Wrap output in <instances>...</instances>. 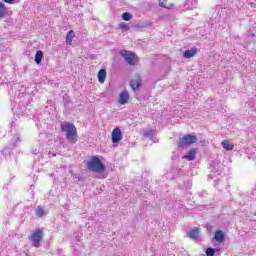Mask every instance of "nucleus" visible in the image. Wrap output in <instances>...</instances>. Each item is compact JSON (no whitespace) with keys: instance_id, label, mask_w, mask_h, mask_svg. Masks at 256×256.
Listing matches in <instances>:
<instances>
[{"instance_id":"aec40b11","label":"nucleus","mask_w":256,"mask_h":256,"mask_svg":"<svg viewBox=\"0 0 256 256\" xmlns=\"http://www.w3.org/2000/svg\"><path fill=\"white\" fill-rule=\"evenodd\" d=\"M159 7L163 9H173V4L167 6V0H159Z\"/></svg>"},{"instance_id":"1a4fd4ad","label":"nucleus","mask_w":256,"mask_h":256,"mask_svg":"<svg viewBox=\"0 0 256 256\" xmlns=\"http://www.w3.org/2000/svg\"><path fill=\"white\" fill-rule=\"evenodd\" d=\"M182 159H187V161H195L197 159V150L191 149L187 155H184Z\"/></svg>"},{"instance_id":"dca6fc26","label":"nucleus","mask_w":256,"mask_h":256,"mask_svg":"<svg viewBox=\"0 0 256 256\" xmlns=\"http://www.w3.org/2000/svg\"><path fill=\"white\" fill-rule=\"evenodd\" d=\"M190 239H199V228H193L187 233Z\"/></svg>"},{"instance_id":"c85d7f7f","label":"nucleus","mask_w":256,"mask_h":256,"mask_svg":"<svg viewBox=\"0 0 256 256\" xmlns=\"http://www.w3.org/2000/svg\"><path fill=\"white\" fill-rule=\"evenodd\" d=\"M49 156H50V157H55V154L49 153Z\"/></svg>"},{"instance_id":"7ed1b4c3","label":"nucleus","mask_w":256,"mask_h":256,"mask_svg":"<svg viewBox=\"0 0 256 256\" xmlns=\"http://www.w3.org/2000/svg\"><path fill=\"white\" fill-rule=\"evenodd\" d=\"M193 143H197V136L187 134L178 141V148L185 149L186 147H189V145H193Z\"/></svg>"},{"instance_id":"39448f33","label":"nucleus","mask_w":256,"mask_h":256,"mask_svg":"<svg viewBox=\"0 0 256 256\" xmlns=\"http://www.w3.org/2000/svg\"><path fill=\"white\" fill-rule=\"evenodd\" d=\"M41 239H43V230L35 231L30 237V241L32 242L33 247H39Z\"/></svg>"},{"instance_id":"ddd939ff","label":"nucleus","mask_w":256,"mask_h":256,"mask_svg":"<svg viewBox=\"0 0 256 256\" xmlns=\"http://www.w3.org/2000/svg\"><path fill=\"white\" fill-rule=\"evenodd\" d=\"M19 143H21V138L16 134L13 136L12 143L8 145V149H15Z\"/></svg>"},{"instance_id":"6ab92c4d","label":"nucleus","mask_w":256,"mask_h":256,"mask_svg":"<svg viewBox=\"0 0 256 256\" xmlns=\"http://www.w3.org/2000/svg\"><path fill=\"white\" fill-rule=\"evenodd\" d=\"M7 17V8H5V4L0 2V19Z\"/></svg>"},{"instance_id":"4468645a","label":"nucleus","mask_w":256,"mask_h":256,"mask_svg":"<svg viewBox=\"0 0 256 256\" xmlns=\"http://www.w3.org/2000/svg\"><path fill=\"white\" fill-rule=\"evenodd\" d=\"M105 79H107V70L100 69L98 72V81L99 83H105Z\"/></svg>"},{"instance_id":"f8f14e48","label":"nucleus","mask_w":256,"mask_h":256,"mask_svg":"<svg viewBox=\"0 0 256 256\" xmlns=\"http://www.w3.org/2000/svg\"><path fill=\"white\" fill-rule=\"evenodd\" d=\"M214 239L218 243H223V241H225V233L221 230H217L214 234Z\"/></svg>"},{"instance_id":"f3484780","label":"nucleus","mask_w":256,"mask_h":256,"mask_svg":"<svg viewBox=\"0 0 256 256\" xmlns=\"http://www.w3.org/2000/svg\"><path fill=\"white\" fill-rule=\"evenodd\" d=\"M41 61H43V51L38 50L35 54L36 65H41Z\"/></svg>"},{"instance_id":"393cba45","label":"nucleus","mask_w":256,"mask_h":256,"mask_svg":"<svg viewBox=\"0 0 256 256\" xmlns=\"http://www.w3.org/2000/svg\"><path fill=\"white\" fill-rule=\"evenodd\" d=\"M120 29H122V31H129L131 28L129 27V24L122 22L120 23Z\"/></svg>"},{"instance_id":"6e6552de","label":"nucleus","mask_w":256,"mask_h":256,"mask_svg":"<svg viewBox=\"0 0 256 256\" xmlns=\"http://www.w3.org/2000/svg\"><path fill=\"white\" fill-rule=\"evenodd\" d=\"M130 87L132 91H137L141 87V77L137 76L135 79L130 80Z\"/></svg>"},{"instance_id":"a211bd4d","label":"nucleus","mask_w":256,"mask_h":256,"mask_svg":"<svg viewBox=\"0 0 256 256\" xmlns=\"http://www.w3.org/2000/svg\"><path fill=\"white\" fill-rule=\"evenodd\" d=\"M73 37H75V32L70 30L66 36V45H71V43H73Z\"/></svg>"},{"instance_id":"b1692460","label":"nucleus","mask_w":256,"mask_h":256,"mask_svg":"<svg viewBox=\"0 0 256 256\" xmlns=\"http://www.w3.org/2000/svg\"><path fill=\"white\" fill-rule=\"evenodd\" d=\"M215 251H217L215 248H207L206 256H215Z\"/></svg>"},{"instance_id":"cd10ccee","label":"nucleus","mask_w":256,"mask_h":256,"mask_svg":"<svg viewBox=\"0 0 256 256\" xmlns=\"http://www.w3.org/2000/svg\"><path fill=\"white\" fill-rule=\"evenodd\" d=\"M205 195H207V192H202V193L200 194V197H205Z\"/></svg>"},{"instance_id":"412c9836","label":"nucleus","mask_w":256,"mask_h":256,"mask_svg":"<svg viewBox=\"0 0 256 256\" xmlns=\"http://www.w3.org/2000/svg\"><path fill=\"white\" fill-rule=\"evenodd\" d=\"M36 217H43L45 215V209L41 206H37L35 209Z\"/></svg>"},{"instance_id":"f257e3e1","label":"nucleus","mask_w":256,"mask_h":256,"mask_svg":"<svg viewBox=\"0 0 256 256\" xmlns=\"http://www.w3.org/2000/svg\"><path fill=\"white\" fill-rule=\"evenodd\" d=\"M61 131L66 133L68 143H75L77 141V128L71 122H63L61 124Z\"/></svg>"},{"instance_id":"423d86ee","label":"nucleus","mask_w":256,"mask_h":256,"mask_svg":"<svg viewBox=\"0 0 256 256\" xmlns=\"http://www.w3.org/2000/svg\"><path fill=\"white\" fill-rule=\"evenodd\" d=\"M121 139H123V132H121V128H114L112 131V143H120Z\"/></svg>"},{"instance_id":"9b49d317","label":"nucleus","mask_w":256,"mask_h":256,"mask_svg":"<svg viewBox=\"0 0 256 256\" xmlns=\"http://www.w3.org/2000/svg\"><path fill=\"white\" fill-rule=\"evenodd\" d=\"M127 101H129V92L128 91L121 92L118 103H120V105H125Z\"/></svg>"},{"instance_id":"4be33fe9","label":"nucleus","mask_w":256,"mask_h":256,"mask_svg":"<svg viewBox=\"0 0 256 256\" xmlns=\"http://www.w3.org/2000/svg\"><path fill=\"white\" fill-rule=\"evenodd\" d=\"M122 19L123 21H131V19H133V14L125 12L122 14Z\"/></svg>"},{"instance_id":"bb28decb","label":"nucleus","mask_w":256,"mask_h":256,"mask_svg":"<svg viewBox=\"0 0 256 256\" xmlns=\"http://www.w3.org/2000/svg\"><path fill=\"white\" fill-rule=\"evenodd\" d=\"M13 1L15 0H3L4 3H9V4H13Z\"/></svg>"},{"instance_id":"9d476101","label":"nucleus","mask_w":256,"mask_h":256,"mask_svg":"<svg viewBox=\"0 0 256 256\" xmlns=\"http://www.w3.org/2000/svg\"><path fill=\"white\" fill-rule=\"evenodd\" d=\"M184 8L188 11H193V9L197 8V0H186Z\"/></svg>"},{"instance_id":"a878e982","label":"nucleus","mask_w":256,"mask_h":256,"mask_svg":"<svg viewBox=\"0 0 256 256\" xmlns=\"http://www.w3.org/2000/svg\"><path fill=\"white\" fill-rule=\"evenodd\" d=\"M32 153H33L34 155H39L40 151H39L38 149H33V150H32Z\"/></svg>"},{"instance_id":"2eb2a0df","label":"nucleus","mask_w":256,"mask_h":256,"mask_svg":"<svg viewBox=\"0 0 256 256\" xmlns=\"http://www.w3.org/2000/svg\"><path fill=\"white\" fill-rule=\"evenodd\" d=\"M222 147L226 151H233V149H235V145H233V143L229 142L228 140L222 141Z\"/></svg>"},{"instance_id":"f03ea898","label":"nucleus","mask_w":256,"mask_h":256,"mask_svg":"<svg viewBox=\"0 0 256 256\" xmlns=\"http://www.w3.org/2000/svg\"><path fill=\"white\" fill-rule=\"evenodd\" d=\"M87 169L92 173H103L106 167L99 156H92L90 161L87 162Z\"/></svg>"},{"instance_id":"5701e85b","label":"nucleus","mask_w":256,"mask_h":256,"mask_svg":"<svg viewBox=\"0 0 256 256\" xmlns=\"http://www.w3.org/2000/svg\"><path fill=\"white\" fill-rule=\"evenodd\" d=\"M155 133H156L155 130H152V129L146 130L144 132V137H149V139H151V138L155 137Z\"/></svg>"},{"instance_id":"20e7f679","label":"nucleus","mask_w":256,"mask_h":256,"mask_svg":"<svg viewBox=\"0 0 256 256\" xmlns=\"http://www.w3.org/2000/svg\"><path fill=\"white\" fill-rule=\"evenodd\" d=\"M120 55L123 57L126 63H128V65H132V66L137 65V57L133 52H130L127 50H121Z\"/></svg>"},{"instance_id":"0eeeda50","label":"nucleus","mask_w":256,"mask_h":256,"mask_svg":"<svg viewBox=\"0 0 256 256\" xmlns=\"http://www.w3.org/2000/svg\"><path fill=\"white\" fill-rule=\"evenodd\" d=\"M197 53H199V49H197V47H193L190 50H186L183 53V57L185 59H191V57H195Z\"/></svg>"}]
</instances>
